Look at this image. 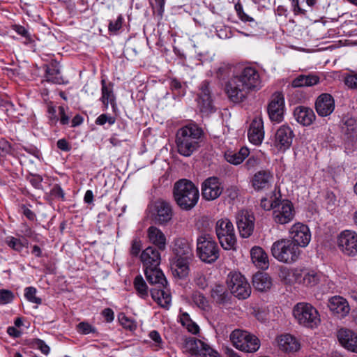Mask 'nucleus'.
<instances>
[{
  "mask_svg": "<svg viewBox=\"0 0 357 357\" xmlns=\"http://www.w3.org/2000/svg\"><path fill=\"white\" fill-rule=\"evenodd\" d=\"M262 87L259 70L255 67L243 68L225 84V91L229 100L234 103L243 102L250 91H256Z\"/></svg>",
  "mask_w": 357,
  "mask_h": 357,
  "instance_id": "1",
  "label": "nucleus"
},
{
  "mask_svg": "<svg viewBox=\"0 0 357 357\" xmlns=\"http://www.w3.org/2000/svg\"><path fill=\"white\" fill-rule=\"evenodd\" d=\"M204 139V132L195 123H190L179 128L176 134V144L178 153L190 157L197 151Z\"/></svg>",
  "mask_w": 357,
  "mask_h": 357,
  "instance_id": "2",
  "label": "nucleus"
},
{
  "mask_svg": "<svg viewBox=\"0 0 357 357\" xmlns=\"http://www.w3.org/2000/svg\"><path fill=\"white\" fill-rule=\"evenodd\" d=\"M173 196L176 204L183 211H190L197 204L199 192L197 187L190 180L177 181L173 188Z\"/></svg>",
  "mask_w": 357,
  "mask_h": 357,
  "instance_id": "3",
  "label": "nucleus"
},
{
  "mask_svg": "<svg viewBox=\"0 0 357 357\" xmlns=\"http://www.w3.org/2000/svg\"><path fill=\"white\" fill-rule=\"evenodd\" d=\"M197 107L202 119H209L217 111L215 96L212 91L211 82L204 80L198 87L196 97Z\"/></svg>",
  "mask_w": 357,
  "mask_h": 357,
  "instance_id": "4",
  "label": "nucleus"
},
{
  "mask_svg": "<svg viewBox=\"0 0 357 357\" xmlns=\"http://www.w3.org/2000/svg\"><path fill=\"white\" fill-rule=\"evenodd\" d=\"M301 250L298 245L291 239L282 238L274 242L271 247V253L278 261L291 264L296 261Z\"/></svg>",
  "mask_w": 357,
  "mask_h": 357,
  "instance_id": "5",
  "label": "nucleus"
},
{
  "mask_svg": "<svg viewBox=\"0 0 357 357\" xmlns=\"http://www.w3.org/2000/svg\"><path fill=\"white\" fill-rule=\"evenodd\" d=\"M197 255L204 262L212 264L220 256V249L211 234L203 233L197 238Z\"/></svg>",
  "mask_w": 357,
  "mask_h": 357,
  "instance_id": "6",
  "label": "nucleus"
},
{
  "mask_svg": "<svg viewBox=\"0 0 357 357\" xmlns=\"http://www.w3.org/2000/svg\"><path fill=\"white\" fill-rule=\"evenodd\" d=\"M293 314L300 325L308 328H316L321 322L317 310L307 303H297L294 307Z\"/></svg>",
  "mask_w": 357,
  "mask_h": 357,
  "instance_id": "7",
  "label": "nucleus"
},
{
  "mask_svg": "<svg viewBox=\"0 0 357 357\" xmlns=\"http://www.w3.org/2000/svg\"><path fill=\"white\" fill-rule=\"evenodd\" d=\"M215 231L222 248L226 250L234 248L236 243L235 230L232 222L227 218L216 222Z\"/></svg>",
  "mask_w": 357,
  "mask_h": 357,
  "instance_id": "8",
  "label": "nucleus"
},
{
  "mask_svg": "<svg viewBox=\"0 0 357 357\" xmlns=\"http://www.w3.org/2000/svg\"><path fill=\"white\" fill-rule=\"evenodd\" d=\"M148 210L151 219L159 225H166L174 215L171 203L162 199H158L150 204Z\"/></svg>",
  "mask_w": 357,
  "mask_h": 357,
  "instance_id": "9",
  "label": "nucleus"
},
{
  "mask_svg": "<svg viewBox=\"0 0 357 357\" xmlns=\"http://www.w3.org/2000/svg\"><path fill=\"white\" fill-rule=\"evenodd\" d=\"M230 340L237 349L244 352H255L260 347L259 340L255 335L239 329L231 333Z\"/></svg>",
  "mask_w": 357,
  "mask_h": 357,
  "instance_id": "10",
  "label": "nucleus"
},
{
  "mask_svg": "<svg viewBox=\"0 0 357 357\" xmlns=\"http://www.w3.org/2000/svg\"><path fill=\"white\" fill-rule=\"evenodd\" d=\"M278 199L274 205L273 210V218L274 221L280 225L290 222L294 218L295 211L292 202L288 199H282L280 191L278 192Z\"/></svg>",
  "mask_w": 357,
  "mask_h": 357,
  "instance_id": "11",
  "label": "nucleus"
},
{
  "mask_svg": "<svg viewBox=\"0 0 357 357\" xmlns=\"http://www.w3.org/2000/svg\"><path fill=\"white\" fill-rule=\"evenodd\" d=\"M184 352L195 357H220L219 353L208 344L195 337L185 339L183 344Z\"/></svg>",
  "mask_w": 357,
  "mask_h": 357,
  "instance_id": "12",
  "label": "nucleus"
},
{
  "mask_svg": "<svg viewBox=\"0 0 357 357\" xmlns=\"http://www.w3.org/2000/svg\"><path fill=\"white\" fill-rule=\"evenodd\" d=\"M230 294L238 299H245L250 296L251 287L246 278L240 273H231L227 280Z\"/></svg>",
  "mask_w": 357,
  "mask_h": 357,
  "instance_id": "13",
  "label": "nucleus"
},
{
  "mask_svg": "<svg viewBox=\"0 0 357 357\" xmlns=\"http://www.w3.org/2000/svg\"><path fill=\"white\" fill-rule=\"evenodd\" d=\"M285 109L284 97L281 92L272 94L267 105V112L272 122L280 123L284 119Z\"/></svg>",
  "mask_w": 357,
  "mask_h": 357,
  "instance_id": "14",
  "label": "nucleus"
},
{
  "mask_svg": "<svg viewBox=\"0 0 357 357\" xmlns=\"http://www.w3.org/2000/svg\"><path fill=\"white\" fill-rule=\"evenodd\" d=\"M337 246L346 255H357V234L350 230L342 231L337 237Z\"/></svg>",
  "mask_w": 357,
  "mask_h": 357,
  "instance_id": "15",
  "label": "nucleus"
},
{
  "mask_svg": "<svg viewBox=\"0 0 357 357\" xmlns=\"http://www.w3.org/2000/svg\"><path fill=\"white\" fill-rule=\"evenodd\" d=\"M236 225L242 238L250 237L254 231L255 218L251 212L242 210L236 215Z\"/></svg>",
  "mask_w": 357,
  "mask_h": 357,
  "instance_id": "16",
  "label": "nucleus"
},
{
  "mask_svg": "<svg viewBox=\"0 0 357 357\" xmlns=\"http://www.w3.org/2000/svg\"><path fill=\"white\" fill-rule=\"evenodd\" d=\"M201 190L203 199L211 201L221 195L223 187L218 177L212 176L206 178L202 183Z\"/></svg>",
  "mask_w": 357,
  "mask_h": 357,
  "instance_id": "17",
  "label": "nucleus"
},
{
  "mask_svg": "<svg viewBox=\"0 0 357 357\" xmlns=\"http://www.w3.org/2000/svg\"><path fill=\"white\" fill-rule=\"evenodd\" d=\"M294 136L290 126L287 125L281 126L275 134V146L280 151H285L291 146Z\"/></svg>",
  "mask_w": 357,
  "mask_h": 357,
  "instance_id": "18",
  "label": "nucleus"
},
{
  "mask_svg": "<svg viewBox=\"0 0 357 357\" xmlns=\"http://www.w3.org/2000/svg\"><path fill=\"white\" fill-rule=\"evenodd\" d=\"M291 240L298 245V247H306L311 240V233L309 227L302 223L294 224L289 230Z\"/></svg>",
  "mask_w": 357,
  "mask_h": 357,
  "instance_id": "19",
  "label": "nucleus"
},
{
  "mask_svg": "<svg viewBox=\"0 0 357 357\" xmlns=\"http://www.w3.org/2000/svg\"><path fill=\"white\" fill-rule=\"evenodd\" d=\"M273 182V175L267 169L257 172L250 179L251 185L257 192L268 190Z\"/></svg>",
  "mask_w": 357,
  "mask_h": 357,
  "instance_id": "20",
  "label": "nucleus"
},
{
  "mask_svg": "<svg viewBox=\"0 0 357 357\" xmlns=\"http://www.w3.org/2000/svg\"><path fill=\"white\" fill-rule=\"evenodd\" d=\"M315 109L319 116L325 117L331 115L335 109V100L327 93L320 94L315 101Z\"/></svg>",
  "mask_w": 357,
  "mask_h": 357,
  "instance_id": "21",
  "label": "nucleus"
},
{
  "mask_svg": "<svg viewBox=\"0 0 357 357\" xmlns=\"http://www.w3.org/2000/svg\"><path fill=\"white\" fill-rule=\"evenodd\" d=\"M160 251L153 246H149L142 251L140 259L144 269L158 267L161 260Z\"/></svg>",
  "mask_w": 357,
  "mask_h": 357,
  "instance_id": "22",
  "label": "nucleus"
},
{
  "mask_svg": "<svg viewBox=\"0 0 357 357\" xmlns=\"http://www.w3.org/2000/svg\"><path fill=\"white\" fill-rule=\"evenodd\" d=\"M174 257L193 259V251L191 243L185 238H177L174 241Z\"/></svg>",
  "mask_w": 357,
  "mask_h": 357,
  "instance_id": "23",
  "label": "nucleus"
},
{
  "mask_svg": "<svg viewBox=\"0 0 357 357\" xmlns=\"http://www.w3.org/2000/svg\"><path fill=\"white\" fill-rule=\"evenodd\" d=\"M337 339L347 350L357 353V333L347 328H340L337 332Z\"/></svg>",
  "mask_w": 357,
  "mask_h": 357,
  "instance_id": "24",
  "label": "nucleus"
},
{
  "mask_svg": "<svg viewBox=\"0 0 357 357\" xmlns=\"http://www.w3.org/2000/svg\"><path fill=\"white\" fill-rule=\"evenodd\" d=\"M249 140L251 143L259 145L264 137V122L260 118H255L250 125L248 132Z\"/></svg>",
  "mask_w": 357,
  "mask_h": 357,
  "instance_id": "25",
  "label": "nucleus"
},
{
  "mask_svg": "<svg viewBox=\"0 0 357 357\" xmlns=\"http://www.w3.org/2000/svg\"><path fill=\"white\" fill-rule=\"evenodd\" d=\"M43 68L45 72V78L46 82L56 84H65L68 83V82L64 81L61 75L59 64L56 61H52L50 64H45Z\"/></svg>",
  "mask_w": 357,
  "mask_h": 357,
  "instance_id": "26",
  "label": "nucleus"
},
{
  "mask_svg": "<svg viewBox=\"0 0 357 357\" xmlns=\"http://www.w3.org/2000/svg\"><path fill=\"white\" fill-rule=\"evenodd\" d=\"M296 121L303 126H310L316 119L314 111L307 107L298 106L294 110Z\"/></svg>",
  "mask_w": 357,
  "mask_h": 357,
  "instance_id": "27",
  "label": "nucleus"
},
{
  "mask_svg": "<svg viewBox=\"0 0 357 357\" xmlns=\"http://www.w3.org/2000/svg\"><path fill=\"white\" fill-rule=\"evenodd\" d=\"M328 306L333 313L342 317H345L350 310L349 305L346 299L340 296H335L328 300Z\"/></svg>",
  "mask_w": 357,
  "mask_h": 357,
  "instance_id": "28",
  "label": "nucleus"
},
{
  "mask_svg": "<svg viewBox=\"0 0 357 357\" xmlns=\"http://www.w3.org/2000/svg\"><path fill=\"white\" fill-rule=\"evenodd\" d=\"M147 236L149 241L154 245L157 250L164 251L166 248L167 240L164 233L158 227L151 226L147 229Z\"/></svg>",
  "mask_w": 357,
  "mask_h": 357,
  "instance_id": "29",
  "label": "nucleus"
},
{
  "mask_svg": "<svg viewBox=\"0 0 357 357\" xmlns=\"http://www.w3.org/2000/svg\"><path fill=\"white\" fill-rule=\"evenodd\" d=\"M211 296L213 301L218 305H226L230 303L231 296L227 288L220 284H215L211 290Z\"/></svg>",
  "mask_w": 357,
  "mask_h": 357,
  "instance_id": "30",
  "label": "nucleus"
},
{
  "mask_svg": "<svg viewBox=\"0 0 357 357\" xmlns=\"http://www.w3.org/2000/svg\"><path fill=\"white\" fill-rule=\"evenodd\" d=\"M144 274L147 281L151 284H156L158 287L167 286V281L162 271L158 268H146L144 269Z\"/></svg>",
  "mask_w": 357,
  "mask_h": 357,
  "instance_id": "31",
  "label": "nucleus"
},
{
  "mask_svg": "<svg viewBox=\"0 0 357 357\" xmlns=\"http://www.w3.org/2000/svg\"><path fill=\"white\" fill-rule=\"evenodd\" d=\"M192 259L174 257L171 264V268L174 275L179 278L186 277L189 273V264Z\"/></svg>",
  "mask_w": 357,
  "mask_h": 357,
  "instance_id": "32",
  "label": "nucleus"
},
{
  "mask_svg": "<svg viewBox=\"0 0 357 357\" xmlns=\"http://www.w3.org/2000/svg\"><path fill=\"white\" fill-rule=\"evenodd\" d=\"M277 340L279 349L284 352H294L300 347V344L296 337L289 334L282 335L278 337Z\"/></svg>",
  "mask_w": 357,
  "mask_h": 357,
  "instance_id": "33",
  "label": "nucleus"
},
{
  "mask_svg": "<svg viewBox=\"0 0 357 357\" xmlns=\"http://www.w3.org/2000/svg\"><path fill=\"white\" fill-rule=\"evenodd\" d=\"M252 284L257 290L266 291L271 287L272 280L266 273L257 272L253 275Z\"/></svg>",
  "mask_w": 357,
  "mask_h": 357,
  "instance_id": "34",
  "label": "nucleus"
},
{
  "mask_svg": "<svg viewBox=\"0 0 357 357\" xmlns=\"http://www.w3.org/2000/svg\"><path fill=\"white\" fill-rule=\"evenodd\" d=\"M250 255L252 261L255 266L262 269L268 268V256L261 248L257 246L252 248L250 251Z\"/></svg>",
  "mask_w": 357,
  "mask_h": 357,
  "instance_id": "35",
  "label": "nucleus"
},
{
  "mask_svg": "<svg viewBox=\"0 0 357 357\" xmlns=\"http://www.w3.org/2000/svg\"><path fill=\"white\" fill-rule=\"evenodd\" d=\"M249 153L250 151L248 148L242 147L238 151H227L225 153L224 156L230 164L238 165L248 157Z\"/></svg>",
  "mask_w": 357,
  "mask_h": 357,
  "instance_id": "36",
  "label": "nucleus"
},
{
  "mask_svg": "<svg viewBox=\"0 0 357 357\" xmlns=\"http://www.w3.org/2000/svg\"><path fill=\"white\" fill-rule=\"evenodd\" d=\"M101 98L100 100H110V105L114 111L116 108V98L113 91V84L109 82L107 84L105 79L101 80Z\"/></svg>",
  "mask_w": 357,
  "mask_h": 357,
  "instance_id": "37",
  "label": "nucleus"
},
{
  "mask_svg": "<svg viewBox=\"0 0 357 357\" xmlns=\"http://www.w3.org/2000/svg\"><path fill=\"white\" fill-rule=\"evenodd\" d=\"M5 243L15 252L21 253L24 248H28L29 241L25 238H18L8 236L5 238Z\"/></svg>",
  "mask_w": 357,
  "mask_h": 357,
  "instance_id": "38",
  "label": "nucleus"
},
{
  "mask_svg": "<svg viewBox=\"0 0 357 357\" xmlns=\"http://www.w3.org/2000/svg\"><path fill=\"white\" fill-rule=\"evenodd\" d=\"M134 288L139 297L146 299L149 297L148 286L141 275H137L133 282Z\"/></svg>",
  "mask_w": 357,
  "mask_h": 357,
  "instance_id": "39",
  "label": "nucleus"
},
{
  "mask_svg": "<svg viewBox=\"0 0 357 357\" xmlns=\"http://www.w3.org/2000/svg\"><path fill=\"white\" fill-rule=\"evenodd\" d=\"M302 280L300 282L307 287L315 286L319 281L320 276L314 271H304L301 274Z\"/></svg>",
  "mask_w": 357,
  "mask_h": 357,
  "instance_id": "40",
  "label": "nucleus"
},
{
  "mask_svg": "<svg viewBox=\"0 0 357 357\" xmlns=\"http://www.w3.org/2000/svg\"><path fill=\"white\" fill-rule=\"evenodd\" d=\"M59 121L61 126H67L70 123L72 118V112L68 106L60 105L58 107Z\"/></svg>",
  "mask_w": 357,
  "mask_h": 357,
  "instance_id": "41",
  "label": "nucleus"
},
{
  "mask_svg": "<svg viewBox=\"0 0 357 357\" xmlns=\"http://www.w3.org/2000/svg\"><path fill=\"white\" fill-rule=\"evenodd\" d=\"M192 299L194 303L201 310L204 311L209 310V302L203 294L200 292H195L192 294Z\"/></svg>",
  "mask_w": 357,
  "mask_h": 357,
  "instance_id": "42",
  "label": "nucleus"
},
{
  "mask_svg": "<svg viewBox=\"0 0 357 357\" xmlns=\"http://www.w3.org/2000/svg\"><path fill=\"white\" fill-rule=\"evenodd\" d=\"M170 88L174 96L181 98L185 95V84L174 78L170 82Z\"/></svg>",
  "mask_w": 357,
  "mask_h": 357,
  "instance_id": "43",
  "label": "nucleus"
},
{
  "mask_svg": "<svg viewBox=\"0 0 357 357\" xmlns=\"http://www.w3.org/2000/svg\"><path fill=\"white\" fill-rule=\"evenodd\" d=\"M37 289L33 287H28L24 289V297L25 298L32 303L37 305L42 303V299L36 296Z\"/></svg>",
  "mask_w": 357,
  "mask_h": 357,
  "instance_id": "44",
  "label": "nucleus"
},
{
  "mask_svg": "<svg viewBox=\"0 0 357 357\" xmlns=\"http://www.w3.org/2000/svg\"><path fill=\"white\" fill-rule=\"evenodd\" d=\"M278 196L277 195L276 190H275L273 192H272L270 199L266 197H264L261 199V207L266 211L271 209L273 210L275 207L274 205L278 202Z\"/></svg>",
  "mask_w": 357,
  "mask_h": 357,
  "instance_id": "45",
  "label": "nucleus"
},
{
  "mask_svg": "<svg viewBox=\"0 0 357 357\" xmlns=\"http://www.w3.org/2000/svg\"><path fill=\"white\" fill-rule=\"evenodd\" d=\"M77 331L82 335H88L89 333L97 334V330L92 325L86 321H82L77 326Z\"/></svg>",
  "mask_w": 357,
  "mask_h": 357,
  "instance_id": "46",
  "label": "nucleus"
},
{
  "mask_svg": "<svg viewBox=\"0 0 357 357\" xmlns=\"http://www.w3.org/2000/svg\"><path fill=\"white\" fill-rule=\"evenodd\" d=\"M119 320L121 325L126 329L129 330L130 331H134L137 328L136 323L130 319L128 317L125 316L124 314H121L119 316Z\"/></svg>",
  "mask_w": 357,
  "mask_h": 357,
  "instance_id": "47",
  "label": "nucleus"
},
{
  "mask_svg": "<svg viewBox=\"0 0 357 357\" xmlns=\"http://www.w3.org/2000/svg\"><path fill=\"white\" fill-rule=\"evenodd\" d=\"M59 111L57 112L56 107L52 105L47 106V117L49 119V123L51 126H56L59 121L58 119Z\"/></svg>",
  "mask_w": 357,
  "mask_h": 357,
  "instance_id": "48",
  "label": "nucleus"
},
{
  "mask_svg": "<svg viewBox=\"0 0 357 357\" xmlns=\"http://www.w3.org/2000/svg\"><path fill=\"white\" fill-rule=\"evenodd\" d=\"M26 180L36 189H42L43 177L37 174H29L26 176Z\"/></svg>",
  "mask_w": 357,
  "mask_h": 357,
  "instance_id": "49",
  "label": "nucleus"
},
{
  "mask_svg": "<svg viewBox=\"0 0 357 357\" xmlns=\"http://www.w3.org/2000/svg\"><path fill=\"white\" fill-rule=\"evenodd\" d=\"M15 298L13 291L8 289H0V303L8 304L11 303Z\"/></svg>",
  "mask_w": 357,
  "mask_h": 357,
  "instance_id": "50",
  "label": "nucleus"
},
{
  "mask_svg": "<svg viewBox=\"0 0 357 357\" xmlns=\"http://www.w3.org/2000/svg\"><path fill=\"white\" fill-rule=\"evenodd\" d=\"M12 152L11 144L5 139L0 140V161Z\"/></svg>",
  "mask_w": 357,
  "mask_h": 357,
  "instance_id": "51",
  "label": "nucleus"
},
{
  "mask_svg": "<svg viewBox=\"0 0 357 357\" xmlns=\"http://www.w3.org/2000/svg\"><path fill=\"white\" fill-rule=\"evenodd\" d=\"M232 67L229 64L221 65L217 70V77L220 79H225L231 73Z\"/></svg>",
  "mask_w": 357,
  "mask_h": 357,
  "instance_id": "52",
  "label": "nucleus"
},
{
  "mask_svg": "<svg viewBox=\"0 0 357 357\" xmlns=\"http://www.w3.org/2000/svg\"><path fill=\"white\" fill-rule=\"evenodd\" d=\"M116 121V118L112 116L107 114H100L95 121L96 125L103 126L106 123H108L109 125L114 124Z\"/></svg>",
  "mask_w": 357,
  "mask_h": 357,
  "instance_id": "53",
  "label": "nucleus"
},
{
  "mask_svg": "<svg viewBox=\"0 0 357 357\" xmlns=\"http://www.w3.org/2000/svg\"><path fill=\"white\" fill-rule=\"evenodd\" d=\"M123 22L122 15H119L115 22L109 21L108 24V30L109 32L116 33L121 29Z\"/></svg>",
  "mask_w": 357,
  "mask_h": 357,
  "instance_id": "54",
  "label": "nucleus"
},
{
  "mask_svg": "<svg viewBox=\"0 0 357 357\" xmlns=\"http://www.w3.org/2000/svg\"><path fill=\"white\" fill-rule=\"evenodd\" d=\"M50 195L55 199L65 200V193L61 185L55 184L50 190Z\"/></svg>",
  "mask_w": 357,
  "mask_h": 357,
  "instance_id": "55",
  "label": "nucleus"
},
{
  "mask_svg": "<svg viewBox=\"0 0 357 357\" xmlns=\"http://www.w3.org/2000/svg\"><path fill=\"white\" fill-rule=\"evenodd\" d=\"M164 289H167V286L165 287H158L157 286L155 288L151 289L150 293L152 298L158 303L161 304L160 301V296L164 294Z\"/></svg>",
  "mask_w": 357,
  "mask_h": 357,
  "instance_id": "56",
  "label": "nucleus"
},
{
  "mask_svg": "<svg viewBox=\"0 0 357 357\" xmlns=\"http://www.w3.org/2000/svg\"><path fill=\"white\" fill-rule=\"evenodd\" d=\"M261 162L260 159L257 156L251 155L246 160L244 167L247 170L252 169L259 165Z\"/></svg>",
  "mask_w": 357,
  "mask_h": 357,
  "instance_id": "57",
  "label": "nucleus"
},
{
  "mask_svg": "<svg viewBox=\"0 0 357 357\" xmlns=\"http://www.w3.org/2000/svg\"><path fill=\"white\" fill-rule=\"evenodd\" d=\"M142 248V241L139 238H135L132 241L131 248H130V255L137 257L140 252Z\"/></svg>",
  "mask_w": 357,
  "mask_h": 357,
  "instance_id": "58",
  "label": "nucleus"
},
{
  "mask_svg": "<svg viewBox=\"0 0 357 357\" xmlns=\"http://www.w3.org/2000/svg\"><path fill=\"white\" fill-rule=\"evenodd\" d=\"M306 86H312L319 82V77L316 74L304 75Z\"/></svg>",
  "mask_w": 357,
  "mask_h": 357,
  "instance_id": "59",
  "label": "nucleus"
},
{
  "mask_svg": "<svg viewBox=\"0 0 357 357\" xmlns=\"http://www.w3.org/2000/svg\"><path fill=\"white\" fill-rule=\"evenodd\" d=\"M160 298L161 304H159V305L162 307L167 308L171 303V296L168 291L167 288L164 289V294H163V295L160 296Z\"/></svg>",
  "mask_w": 357,
  "mask_h": 357,
  "instance_id": "60",
  "label": "nucleus"
},
{
  "mask_svg": "<svg viewBox=\"0 0 357 357\" xmlns=\"http://www.w3.org/2000/svg\"><path fill=\"white\" fill-rule=\"evenodd\" d=\"M35 346L45 355H47L50 351V347L40 339L36 340Z\"/></svg>",
  "mask_w": 357,
  "mask_h": 357,
  "instance_id": "61",
  "label": "nucleus"
},
{
  "mask_svg": "<svg viewBox=\"0 0 357 357\" xmlns=\"http://www.w3.org/2000/svg\"><path fill=\"white\" fill-rule=\"evenodd\" d=\"M14 30L19 35L22 36V37L25 38L26 40L31 41V34L28 31V30L24 27L23 26L20 25H16L15 26Z\"/></svg>",
  "mask_w": 357,
  "mask_h": 357,
  "instance_id": "62",
  "label": "nucleus"
},
{
  "mask_svg": "<svg viewBox=\"0 0 357 357\" xmlns=\"http://www.w3.org/2000/svg\"><path fill=\"white\" fill-rule=\"evenodd\" d=\"M56 146L58 149L66 152L70 151L72 148L69 142L64 138L59 139Z\"/></svg>",
  "mask_w": 357,
  "mask_h": 357,
  "instance_id": "63",
  "label": "nucleus"
},
{
  "mask_svg": "<svg viewBox=\"0 0 357 357\" xmlns=\"http://www.w3.org/2000/svg\"><path fill=\"white\" fill-rule=\"evenodd\" d=\"M345 84L350 88L357 89V74L348 75Z\"/></svg>",
  "mask_w": 357,
  "mask_h": 357,
  "instance_id": "64",
  "label": "nucleus"
}]
</instances>
